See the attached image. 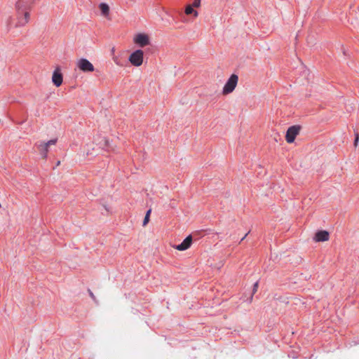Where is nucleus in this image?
I'll list each match as a JSON object with an SVG mask.
<instances>
[{
  "mask_svg": "<svg viewBox=\"0 0 359 359\" xmlns=\"http://www.w3.org/2000/svg\"><path fill=\"white\" fill-rule=\"evenodd\" d=\"M36 0H18L15 3L14 18L11 17L8 21L10 28L12 24L15 28L25 26L30 18V11Z\"/></svg>",
  "mask_w": 359,
  "mask_h": 359,
  "instance_id": "1",
  "label": "nucleus"
},
{
  "mask_svg": "<svg viewBox=\"0 0 359 359\" xmlns=\"http://www.w3.org/2000/svg\"><path fill=\"white\" fill-rule=\"evenodd\" d=\"M238 81V76L236 74L231 75L230 78L227 79L226 83H225L224 87H223V90H222V93L224 95H227L233 92L236 88L237 81Z\"/></svg>",
  "mask_w": 359,
  "mask_h": 359,
  "instance_id": "2",
  "label": "nucleus"
},
{
  "mask_svg": "<svg viewBox=\"0 0 359 359\" xmlns=\"http://www.w3.org/2000/svg\"><path fill=\"white\" fill-rule=\"evenodd\" d=\"M57 143V139H52L47 142H41L36 144V148H38L39 153H40L42 158H46L48 155V147L54 146Z\"/></svg>",
  "mask_w": 359,
  "mask_h": 359,
  "instance_id": "3",
  "label": "nucleus"
},
{
  "mask_svg": "<svg viewBox=\"0 0 359 359\" xmlns=\"http://www.w3.org/2000/svg\"><path fill=\"white\" fill-rule=\"evenodd\" d=\"M144 60V52L143 50L138 49L133 52L129 57L128 60L131 63L132 65L135 67H139L140 66Z\"/></svg>",
  "mask_w": 359,
  "mask_h": 359,
  "instance_id": "4",
  "label": "nucleus"
},
{
  "mask_svg": "<svg viewBox=\"0 0 359 359\" xmlns=\"http://www.w3.org/2000/svg\"><path fill=\"white\" fill-rule=\"evenodd\" d=\"M299 126H293L289 128H287V134H285V140L289 144H291L295 140V137L299 135Z\"/></svg>",
  "mask_w": 359,
  "mask_h": 359,
  "instance_id": "5",
  "label": "nucleus"
},
{
  "mask_svg": "<svg viewBox=\"0 0 359 359\" xmlns=\"http://www.w3.org/2000/svg\"><path fill=\"white\" fill-rule=\"evenodd\" d=\"M133 41L135 43L142 48L149 45L150 43L149 36L144 33L136 34L133 39Z\"/></svg>",
  "mask_w": 359,
  "mask_h": 359,
  "instance_id": "6",
  "label": "nucleus"
},
{
  "mask_svg": "<svg viewBox=\"0 0 359 359\" xmlns=\"http://www.w3.org/2000/svg\"><path fill=\"white\" fill-rule=\"evenodd\" d=\"M51 81H53V85L57 88L62 84V73L61 72V69H55L53 73V77H51Z\"/></svg>",
  "mask_w": 359,
  "mask_h": 359,
  "instance_id": "7",
  "label": "nucleus"
},
{
  "mask_svg": "<svg viewBox=\"0 0 359 359\" xmlns=\"http://www.w3.org/2000/svg\"><path fill=\"white\" fill-rule=\"evenodd\" d=\"M330 238V234L327 231L322 230L317 231L316 234H315V241L316 242H325L327 241Z\"/></svg>",
  "mask_w": 359,
  "mask_h": 359,
  "instance_id": "8",
  "label": "nucleus"
},
{
  "mask_svg": "<svg viewBox=\"0 0 359 359\" xmlns=\"http://www.w3.org/2000/svg\"><path fill=\"white\" fill-rule=\"evenodd\" d=\"M191 236H188V237L185 238L184 241L181 243V244L175 246L176 250L178 251H184L191 247Z\"/></svg>",
  "mask_w": 359,
  "mask_h": 359,
  "instance_id": "9",
  "label": "nucleus"
},
{
  "mask_svg": "<svg viewBox=\"0 0 359 359\" xmlns=\"http://www.w3.org/2000/svg\"><path fill=\"white\" fill-rule=\"evenodd\" d=\"M102 15L106 18L109 15V6L105 3H101L99 5Z\"/></svg>",
  "mask_w": 359,
  "mask_h": 359,
  "instance_id": "10",
  "label": "nucleus"
},
{
  "mask_svg": "<svg viewBox=\"0 0 359 359\" xmlns=\"http://www.w3.org/2000/svg\"><path fill=\"white\" fill-rule=\"evenodd\" d=\"M77 67H94L87 59L82 58L78 61Z\"/></svg>",
  "mask_w": 359,
  "mask_h": 359,
  "instance_id": "11",
  "label": "nucleus"
},
{
  "mask_svg": "<svg viewBox=\"0 0 359 359\" xmlns=\"http://www.w3.org/2000/svg\"><path fill=\"white\" fill-rule=\"evenodd\" d=\"M186 15L194 14L195 17L198 16V12L194 9V7L191 5H187L185 8L184 11Z\"/></svg>",
  "mask_w": 359,
  "mask_h": 359,
  "instance_id": "12",
  "label": "nucleus"
},
{
  "mask_svg": "<svg viewBox=\"0 0 359 359\" xmlns=\"http://www.w3.org/2000/svg\"><path fill=\"white\" fill-rule=\"evenodd\" d=\"M149 214H151V210H148L146 213V216H144V219H143L142 226H147V223H149Z\"/></svg>",
  "mask_w": 359,
  "mask_h": 359,
  "instance_id": "13",
  "label": "nucleus"
},
{
  "mask_svg": "<svg viewBox=\"0 0 359 359\" xmlns=\"http://www.w3.org/2000/svg\"><path fill=\"white\" fill-rule=\"evenodd\" d=\"M200 5H201V0H194L191 6L193 7L198 8L200 6Z\"/></svg>",
  "mask_w": 359,
  "mask_h": 359,
  "instance_id": "14",
  "label": "nucleus"
},
{
  "mask_svg": "<svg viewBox=\"0 0 359 359\" xmlns=\"http://www.w3.org/2000/svg\"><path fill=\"white\" fill-rule=\"evenodd\" d=\"M358 141H359V134L357 132H355V142H353V145H355V147L357 146Z\"/></svg>",
  "mask_w": 359,
  "mask_h": 359,
  "instance_id": "15",
  "label": "nucleus"
},
{
  "mask_svg": "<svg viewBox=\"0 0 359 359\" xmlns=\"http://www.w3.org/2000/svg\"><path fill=\"white\" fill-rule=\"evenodd\" d=\"M83 72H93L94 69H81Z\"/></svg>",
  "mask_w": 359,
  "mask_h": 359,
  "instance_id": "16",
  "label": "nucleus"
},
{
  "mask_svg": "<svg viewBox=\"0 0 359 359\" xmlns=\"http://www.w3.org/2000/svg\"><path fill=\"white\" fill-rule=\"evenodd\" d=\"M257 283H255L254 285V293L257 292Z\"/></svg>",
  "mask_w": 359,
  "mask_h": 359,
  "instance_id": "17",
  "label": "nucleus"
},
{
  "mask_svg": "<svg viewBox=\"0 0 359 359\" xmlns=\"http://www.w3.org/2000/svg\"><path fill=\"white\" fill-rule=\"evenodd\" d=\"M90 297H93V299H94V294L91 292H90Z\"/></svg>",
  "mask_w": 359,
  "mask_h": 359,
  "instance_id": "18",
  "label": "nucleus"
},
{
  "mask_svg": "<svg viewBox=\"0 0 359 359\" xmlns=\"http://www.w3.org/2000/svg\"><path fill=\"white\" fill-rule=\"evenodd\" d=\"M89 154H90V151H89V150H86V156H88V155H89Z\"/></svg>",
  "mask_w": 359,
  "mask_h": 359,
  "instance_id": "19",
  "label": "nucleus"
},
{
  "mask_svg": "<svg viewBox=\"0 0 359 359\" xmlns=\"http://www.w3.org/2000/svg\"><path fill=\"white\" fill-rule=\"evenodd\" d=\"M111 51H112V52H114V48H112Z\"/></svg>",
  "mask_w": 359,
  "mask_h": 359,
  "instance_id": "20",
  "label": "nucleus"
},
{
  "mask_svg": "<svg viewBox=\"0 0 359 359\" xmlns=\"http://www.w3.org/2000/svg\"><path fill=\"white\" fill-rule=\"evenodd\" d=\"M0 208H1V203H0Z\"/></svg>",
  "mask_w": 359,
  "mask_h": 359,
  "instance_id": "21",
  "label": "nucleus"
}]
</instances>
